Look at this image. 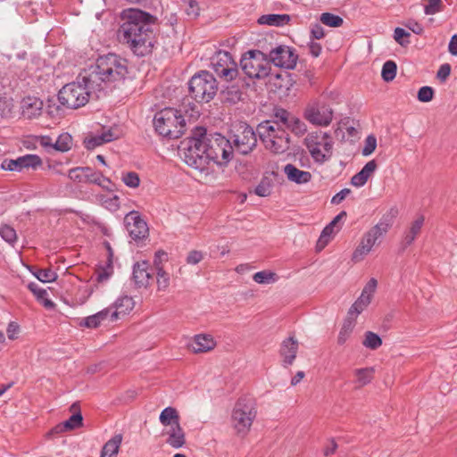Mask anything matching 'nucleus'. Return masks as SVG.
I'll return each mask as SVG.
<instances>
[{"mask_svg":"<svg viewBox=\"0 0 457 457\" xmlns=\"http://www.w3.org/2000/svg\"><path fill=\"white\" fill-rule=\"evenodd\" d=\"M188 88L196 102L208 103L218 92V82L211 72L201 71L190 79Z\"/></svg>","mask_w":457,"mask_h":457,"instance_id":"nucleus-6","label":"nucleus"},{"mask_svg":"<svg viewBox=\"0 0 457 457\" xmlns=\"http://www.w3.org/2000/svg\"><path fill=\"white\" fill-rule=\"evenodd\" d=\"M377 285V279L370 278L362 289L361 295L369 296L370 300H371V296L376 290Z\"/></svg>","mask_w":457,"mask_h":457,"instance_id":"nucleus-59","label":"nucleus"},{"mask_svg":"<svg viewBox=\"0 0 457 457\" xmlns=\"http://www.w3.org/2000/svg\"><path fill=\"white\" fill-rule=\"evenodd\" d=\"M270 61L278 67L292 70L298 59L295 50L287 46H278L269 54Z\"/></svg>","mask_w":457,"mask_h":457,"instance_id":"nucleus-14","label":"nucleus"},{"mask_svg":"<svg viewBox=\"0 0 457 457\" xmlns=\"http://www.w3.org/2000/svg\"><path fill=\"white\" fill-rule=\"evenodd\" d=\"M333 117V109L329 104L320 100H314L309 103L303 111V118L317 127L329 126Z\"/></svg>","mask_w":457,"mask_h":457,"instance_id":"nucleus-13","label":"nucleus"},{"mask_svg":"<svg viewBox=\"0 0 457 457\" xmlns=\"http://www.w3.org/2000/svg\"><path fill=\"white\" fill-rule=\"evenodd\" d=\"M179 152L186 163L196 170H204L210 163L208 154L204 155V152L197 153L195 148L191 147V144H188L187 139L182 142Z\"/></svg>","mask_w":457,"mask_h":457,"instance_id":"nucleus-15","label":"nucleus"},{"mask_svg":"<svg viewBox=\"0 0 457 457\" xmlns=\"http://www.w3.org/2000/svg\"><path fill=\"white\" fill-rule=\"evenodd\" d=\"M292 117L293 116H290V114L285 110H280L276 113V118L278 120L277 122H278L281 127H287Z\"/></svg>","mask_w":457,"mask_h":457,"instance_id":"nucleus-61","label":"nucleus"},{"mask_svg":"<svg viewBox=\"0 0 457 457\" xmlns=\"http://www.w3.org/2000/svg\"><path fill=\"white\" fill-rule=\"evenodd\" d=\"M299 348L298 340L295 337H289L284 339L279 347V356L282 359V365L285 368L291 366L295 358Z\"/></svg>","mask_w":457,"mask_h":457,"instance_id":"nucleus-17","label":"nucleus"},{"mask_svg":"<svg viewBox=\"0 0 457 457\" xmlns=\"http://www.w3.org/2000/svg\"><path fill=\"white\" fill-rule=\"evenodd\" d=\"M274 182L270 177H263L254 188V193L262 197H267L271 195Z\"/></svg>","mask_w":457,"mask_h":457,"instance_id":"nucleus-38","label":"nucleus"},{"mask_svg":"<svg viewBox=\"0 0 457 457\" xmlns=\"http://www.w3.org/2000/svg\"><path fill=\"white\" fill-rule=\"evenodd\" d=\"M311 37L321 39L325 37V31L320 23H312L310 27Z\"/></svg>","mask_w":457,"mask_h":457,"instance_id":"nucleus-58","label":"nucleus"},{"mask_svg":"<svg viewBox=\"0 0 457 457\" xmlns=\"http://www.w3.org/2000/svg\"><path fill=\"white\" fill-rule=\"evenodd\" d=\"M122 182L130 188H137L140 184V179L135 171H123L120 177Z\"/></svg>","mask_w":457,"mask_h":457,"instance_id":"nucleus-49","label":"nucleus"},{"mask_svg":"<svg viewBox=\"0 0 457 457\" xmlns=\"http://www.w3.org/2000/svg\"><path fill=\"white\" fill-rule=\"evenodd\" d=\"M291 18L288 14L269 13L263 14L258 19V23L262 25L281 27L287 24Z\"/></svg>","mask_w":457,"mask_h":457,"instance_id":"nucleus-30","label":"nucleus"},{"mask_svg":"<svg viewBox=\"0 0 457 457\" xmlns=\"http://www.w3.org/2000/svg\"><path fill=\"white\" fill-rule=\"evenodd\" d=\"M284 172L288 180L296 184L308 183L312 179V174L309 171L301 170L291 163H288L284 167Z\"/></svg>","mask_w":457,"mask_h":457,"instance_id":"nucleus-25","label":"nucleus"},{"mask_svg":"<svg viewBox=\"0 0 457 457\" xmlns=\"http://www.w3.org/2000/svg\"><path fill=\"white\" fill-rule=\"evenodd\" d=\"M211 66L217 76L226 82L235 80L239 74L237 62L227 51L217 52L212 57Z\"/></svg>","mask_w":457,"mask_h":457,"instance_id":"nucleus-12","label":"nucleus"},{"mask_svg":"<svg viewBox=\"0 0 457 457\" xmlns=\"http://www.w3.org/2000/svg\"><path fill=\"white\" fill-rule=\"evenodd\" d=\"M160 422L166 428L179 423V416L178 411L173 407H166L163 409L159 417Z\"/></svg>","mask_w":457,"mask_h":457,"instance_id":"nucleus-35","label":"nucleus"},{"mask_svg":"<svg viewBox=\"0 0 457 457\" xmlns=\"http://www.w3.org/2000/svg\"><path fill=\"white\" fill-rule=\"evenodd\" d=\"M128 73L126 59L115 54L99 56L95 64L79 75L77 81L62 87L58 100L63 106L77 109L88 102L93 91H102L112 83L122 81Z\"/></svg>","mask_w":457,"mask_h":457,"instance_id":"nucleus-1","label":"nucleus"},{"mask_svg":"<svg viewBox=\"0 0 457 457\" xmlns=\"http://www.w3.org/2000/svg\"><path fill=\"white\" fill-rule=\"evenodd\" d=\"M209 162L219 165L228 163L233 157V146L228 138L221 134H206Z\"/></svg>","mask_w":457,"mask_h":457,"instance_id":"nucleus-9","label":"nucleus"},{"mask_svg":"<svg viewBox=\"0 0 457 457\" xmlns=\"http://www.w3.org/2000/svg\"><path fill=\"white\" fill-rule=\"evenodd\" d=\"M188 144H191V147L195 148L199 154L204 152V155H206L208 147L206 144V129L203 127H197L193 132V136L187 138Z\"/></svg>","mask_w":457,"mask_h":457,"instance_id":"nucleus-24","label":"nucleus"},{"mask_svg":"<svg viewBox=\"0 0 457 457\" xmlns=\"http://www.w3.org/2000/svg\"><path fill=\"white\" fill-rule=\"evenodd\" d=\"M451 70H452V68L449 63L442 64L436 73V78L441 82H445L447 79V78L449 77V75L451 73Z\"/></svg>","mask_w":457,"mask_h":457,"instance_id":"nucleus-60","label":"nucleus"},{"mask_svg":"<svg viewBox=\"0 0 457 457\" xmlns=\"http://www.w3.org/2000/svg\"><path fill=\"white\" fill-rule=\"evenodd\" d=\"M257 133L266 149L274 154L285 153L289 148V137L277 121L264 120L257 126Z\"/></svg>","mask_w":457,"mask_h":457,"instance_id":"nucleus-5","label":"nucleus"},{"mask_svg":"<svg viewBox=\"0 0 457 457\" xmlns=\"http://www.w3.org/2000/svg\"><path fill=\"white\" fill-rule=\"evenodd\" d=\"M222 95L226 102H228L230 104H236L238 101H240L242 92L238 87L233 85L231 87H228L225 90H223Z\"/></svg>","mask_w":457,"mask_h":457,"instance_id":"nucleus-46","label":"nucleus"},{"mask_svg":"<svg viewBox=\"0 0 457 457\" xmlns=\"http://www.w3.org/2000/svg\"><path fill=\"white\" fill-rule=\"evenodd\" d=\"M254 282L262 285L273 284L278 280V275L270 270H262L253 276Z\"/></svg>","mask_w":457,"mask_h":457,"instance_id":"nucleus-44","label":"nucleus"},{"mask_svg":"<svg viewBox=\"0 0 457 457\" xmlns=\"http://www.w3.org/2000/svg\"><path fill=\"white\" fill-rule=\"evenodd\" d=\"M232 135L228 138L236 151L243 155L250 154L256 146L257 138L253 128L245 122L233 126Z\"/></svg>","mask_w":457,"mask_h":457,"instance_id":"nucleus-11","label":"nucleus"},{"mask_svg":"<svg viewBox=\"0 0 457 457\" xmlns=\"http://www.w3.org/2000/svg\"><path fill=\"white\" fill-rule=\"evenodd\" d=\"M99 204L111 212H115L119 209L120 199L115 195H99L96 196Z\"/></svg>","mask_w":457,"mask_h":457,"instance_id":"nucleus-39","label":"nucleus"},{"mask_svg":"<svg viewBox=\"0 0 457 457\" xmlns=\"http://www.w3.org/2000/svg\"><path fill=\"white\" fill-rule=\"evenodd\" d=\"M204 253L197 250H192L188 253L186 262L187 264L195 265L204 259Z\"/></svg>","mask_w":457,"mask_h":457,"instance_id":"nucleus-57","label":"nucleus"},{"mask_svg":"<svg viewBox=\"0 0 457 457\" xmlns=\"http://www.w3.org/2000/svg\"><path fill=\"white\" fill-rule=\"evenodd\" d=\"M84 168L83 167H76L73 169H71L69 170L68 177L71 180L74 182H85V177H84Z\"/></svg>","mask_w":457,"mask_h":457,"instance_id":"nucleus-55","label":"nucleus"},{"mask_svg":"<svg viewBox=\"0 0 457 457\" xmlns=\"http://www.w3.org/2000/svg\"><path fill=\"white\" fill-rule=\"evenodd\" d=\"M362 345L368 349L377 350L382 345V339L378 334L372 331H366L364 334Z\"/></svg>","mask_w":457,"mask_h":457,"instance_id":"nucleus-43","label":"nucleus"},{"mask_svg":"<svg viewBox=\"0 0 457 457\" xmlns=\"http://www.w3.org/2000/svg\"><path fill=\"white\" fill-rule=\"evenodd\" d=\"M287 128L290 129L297 136H302L307 131V126L304 121L295 117L291 118Z\"/></svg>","mask_w":457,"mask_h":457,"instance_id":"nucleus-52","label":"nucleus"},{"mask_svg":"<svg viewBox=\"0 0 457 457\" xmlns=\"http://www.w3.org/2000/svg\"><path fill=\"white\" fill-rule=\"evenodd\" d=\"M424 220H425V218L423 216H420L413 221L410 230L405 233V235L401 242V250L402 251H404L415 240L416 237L420 232L421 227L423 226V223H424Z\"/></svg>","mask_w":457,"mask_h":457,"instance_id":"nucleus-29","label":"nucleus"},{"mask_svg":"<svg viewBox=\"0 0 457 457\" xmlns=\"http://www.w3.org/2000/svg\"><path fill=\"white\" fill-rule=\"evenodd\" d=\"M396 64L393 61H386L382 67L381 76L386 82L392 81L396 75Z\"/></svg>","mask_w":457,"mask_h":457,"instance_id":"nucleus-47","label":"nucleus"},{"mask_svg":"<svg viewBox=\"0 0 457 457\" xmlns=\"http://www.w3.org/2000/svg\"><path fill=\"white\" fill-rule=\"evenodd\" d=\"M377 147V139L373 135H370L366 137L364 142V146L362 148L361 154L364 156L370 155Z\"/></svg>","mask_w":457,"mask_h":457,"instance_id":"nucleus-54","label":"nucleus"},{"mask_svg":"<svg viewBox=\"0 0 457 457\" xmlns=\"http://www.w3.org/2000/svg\"><path fill=\"white\" fill-rule=\"evenodd\" d=\"M83 418L80 412H77L72 414L69 420L66 421L57 425L54 428V431L56 433L63 432L65 430H72L74 428H79L82 426Z\"/></svg>","mask_w":457,"mask_h":457,"instance_id":"nucleus-34","label":"nucleus"},{"mask_svg":"<svg viewBox=\"0 0 457 457\" xmlns=\"http://www.w3.org/2000/svg\"><path fill=\"white\" fill-rule=\"evenodd\" d=\"M153 274L149 271V263L145 261L137 262L133 267L132 278L137 287H146Z\"/></svg>","mask_w":457,"mask_h":457,"instance_id":"nucleus-22","label":"nucleus"},{"mask_svg":"<svg viewBox=\"0 0 457 457\" xmlns=\"http://www.w3.org/2000/svg\"><path fill=\"white\" fill-rule=\"evenodd\" d=\"M445 7L442 0H430V15L443 12Z\"/></svg>","mask_w":457,"mask_h":457,"instance_id":"nucleus-64","label":"nucleus"},{"mask_svg":"<svg viewBox=\"0 0 457 457\" xmlns=\"http://www.w3.org/2000/svg\"><path fill=\"white\" fill-rule=\"evenodd\" d=\"M33 274L43 283L53 282L57 278V274L51 269H38Z\"/></svg>","mask_w":457,"mask_h":457,"instance_id":"nucleus-51","label":"nucleus"},{"mask_svg":"<svg viewBox=\"0 0 457 457\" xmlns=\"http://www.w3.org/2000/svg\"><path fill=\"white\" fill-rule=\"evenodd\" d=\"M124 223L129 236L133 239H142L148 235L146 222L139 216L137 212H130L124 218Z\"/></svg>","mask_w":457,"mask_h":457,"instance_id":"nucleus-16","label":"nucleus"},{"mask_svg":"<svg viewBox=\"0 0 457 457\" xmlns=\"http://www.w3.org/2000/svg\"><path fill=\"white\" fill-rule=\"evenodd\" d=\"M409 36L410 33L406 31L404 29L396 28L395 29L394 38L401 46H405L409 43V40L407 39Z\"/></svg>","mask_w":457,"mask_h":457,"instance_id":"nucleus-56","label":"nucleus"},{"mask_svg":"<svg viewBox=\"0 0 457 457\" xmlns=\"http://www.w3.org/2000/svg\"><path fill=\"white\" fill-rule=\"evenodd\" d=\"M320 22L330 28H339L343 25L344 20L339 15L323 12L320 16Z\"/></svg>","mask_w":457,"mask_h":457,"instance_id":"nucleus-42","label":"nucleus"},{"mask_svg":"<svg viewBox=\"0 0 457 457\" xmlns=\"http://www.w3.org/2000/svg\"><path fill=\"white\" fill-rule=\"evenodd\" d=\"M256 413L253 399L246 397L238 399L231 414V424L237 434L245 436L249 432Z\"/></svg>","mask_w":457,"mask_h":457,"instance_id":"nucleus-7","label":"nucleus"},{"mask_svg":"<svg viewBox=\"0 0 457 457\" xmlns=\"http://www.w3.org/2000/svg\"><path fill=\"white\" fill-rule=\"evenodd\" d=\"M83 168L85 173V182L94 183L96 185H102V182H107L110 185L112 184V181L108 178H105L102 173L94 171L89 167Z\"/></svg>","mask_w":457,"mask_h":457,"instance_id":"nucleus-41","label":"nucleus"},{"mask_svg":"<svg viewBox=\"0 0 457 457\" xmlns=\"http://www.w3.org/2000/svg\"><path fill=\"white\" fill-rule=\"evenodd\" d=\"M240 66L250 79H262L270 72V62L259 50H251L245 53L240 60Z\"/></svg>","mask_w":457,"mask_h":457,"instance_id":"nucleus-8","label":"nucleus"},{"mask_svg":"<svg viewBox=\"0 0 457 457\" xmlns=\"http://www.w3.org/2000/svg\"><path fill=\"white\" fill-rule=\"evenodd\" d=\"M121 20L122 24L117 33L119 41L137 56L151 54L156 18L142 10L129 8L122 12Z\"/></svg>","mask_w":457,"mask_h":457,"instance_id":"nucleus-2","label":"nucleus"},{"mask_svg":"<svg viewBox=\"0 0 457 457\" xmlns=\"http://www.w3.org/2000/svg\"><path fill=\"white\" fill-rule=\"evenodd\" d=\"M304 144L312 157L317 162H324L332 155L333 141L327 132L314 131L309 133Z\"/></svg>","mask_w":457,"mask_h":457,"instance_id":"nucleus-10","label":"nucleus"},{"mask_svg":"<svg viewBox=\"0 0 457 457\" xmlns=\"http://www.w3.org/2000/svg\"><path fill=\"white\" fill-rule=\"evenodd\" d=\"M119 137V130L117 129L110 128L107 129H104V131L100 135H96L86 138L84 144L87 149L92 150L99 145H102L104 143H109Z\"/></svg>","mask_w":457,"mask_h":457,"instance_id":"nucleus-19","label":"nucleus"},{"mask_svg":"<svg viewBox=\"0 0 457 457\" xmlns=\"http://www.w3.org/2000/svg\"><path fill=\"white\" fill-rule=\"evenodd\" d=\"M21 108L22 116L32 120L41 115L43 102L37 97L28 96L21 101Z\"/></svg>","mask_w":457,"mask_h":457,"instance_id":"nucleus-20","label":"nucleus"},{"mask_svg":"<svg viewBox=\"0 0 457 457\" xmlns=\"http://www.w3.org/2000/svg\"><path fill=\"white\" fill-rule=\"evenodd\" d=\"M375 369L373 367H365L356 369L353 370V374L356 378L355 383L358 387H362L370 384L374 378Z\"/></svg>","mask_w":457,"mask_h":457,"instance_id":"nucleus-33","label":"nucleus"},{"mask_svg":"<svg viewBox=\"0 0 457 457\" xmlns=\"http://www.w3.org/2000/svg\"><path fill=\"white\" fill-rule=\"evenodd\" d=\"M397 210L392 208L386 212L379 221L363 234L360 244L352 255V260L358 262L372 250V247L382 238L393 226L394 220L396 217Z\"/></svg>","mask_w":457,"mask_h":457,"instance_id":"nucleus-3","label":"nucleus"},{"mask_svg":"<svg viewBox=\"0 0 457 457\" xmlns=\"http://www.w3.org/2000/svg\"><path fill=\"white\" fill-rule=\"evenodd\" d=\"M377 169V163L374 160L368 162L363 168L356 173L351 179L353 186L361 187L364 186L369 178L373 174Z\"/></svg>","mask_w":457,"mask_h":457,"instance_id":"nucleus-26","label":"nucleus"},{"mask_svg":"<svg viewBox=\"0 0 457 457\" xmlns=\"http://www.w3.org/2000/svg\"><path fill=\"white\" fill-rule=\"evenodd\" d=\"M0 236L5 242L12 245L17 241L16 230L7 224L0 226Z\"/></svg>","mask_w":457,"mask_h":457,"instance_id":"nucleus-48","label":"nucleus"},{"mask_svg":"<svg viewBox=\"0 0 457 457\" xmlns=\"http://www.w3.org/2000/svg\"><path fill=\"white\" fill-rule=\"evenodd\" d=\"M166 256L164 252H157L154 257V266L156 270L157 285L159 290H164L170 284V277L161 267L162 257Z\"/></svg>","mask_w":457,"mask_h":457,"instance_id":"nucleus-28","label":"nucleus"},{"mask_svg":"<svg viewBox=\"0 0 457 457\" xmlns=\"http://www.w3.org/2000/svg\"><path fill=\"white\" fill-rule=\"evenodd\" d=\"M351 193V190L349 188H344L342 189L340 192H338L337 194H336L332 199H331V204H341L345 198L346 196Z\"/></svg>","mask_w":457,"mask_h":457,"instance_id":"nucleus-63","label":"nucleus"},{"mask_svg":"<svg viewBox=\"0 0 457 457\" xmlns=\"http://www.w3.org/2000/svg\"><path fill=\"white\" fill-rule=\"evenodd\" d=\"M216 345L213 337L210 335H196L189 344V348L193 353H206L212 350Z\"/></svg>","mask_w":457,"mask_h":457,"instance_id":"nucleus-23","label":"nucleus"},{"mask_svg":"<svg viewBox=\"0 0 457 457\" xmlns=\"http://www.w3.org/2000/svg\"><path fill=\"white\" fill-rule=\"evenodd\" d=\"M134 306L135 302L132 297L129 295L120 296L111 306L108 307L112 308L110 320L114 321L120 319V317L131 312Z\"/></svg>","mask_w":457,"mask_h":457,"instance_id":"nucleus-18","label":"nucleus"},{"mask_svg":"<svg viewBox=\"0 0 457 457\" xmlns=\"http://www.w3.org/2000/svg\"><path fill=\"white\" fill-rule=\"evenodd\" d=\"M162 434L167 436L166 443L172 448L179 449L186 443L185 433L179 423L166 428Z\"/></svg>","mask_w":457,"mask_h":457,"instance_id":"nucleus-21","label":"nucleus"},{"mask_svg":"<svg viewBox=\"0 0 457 457\" xmlns=\"http://www.w3.org/2000/svg\"><path fill=\"white\" fill-rule=\"evenodd\" d=\"M28 287L37 298L44 299L45 296L47 295L46 289L41 288L36 283H29Z\"/></svg>","mask_w":457,"mask_h":457,"instance_id":"nucleus-62","label":"nucleus"},{"mask_svg":"<svg viewBox=\"0 0 457 457\" xmlns=\"http://www.w3.org/2000/svg\"><path fill=\"white\" fill-rule=\"evenodd\" d=\"M370 303V300L369 296L360 295L358 299L350 307L347 316H352L356 319L357 316L366 309Z\"/></svg>","mask_w":457,"mask_h":457,"instance_id":"nucleus-40","label":"nucleus"},{"mask_svg":"<svg viewBox=\"0 0 457 457\" xmlns=\"http://www.w3.org/2000/svg\"><path fill=\"white\" fill-rule=\"evenodd\" d=\"M121 442V434H117L112 436L104 444L100 457H117Z\"/></svg>","mask_w":457,"mask_h":457,"instance_id":"nucleus-31","label":"nucleus"},{"mask_svg":"<svg viewBox=\"0 0 457 457\" xmlns=\"http://www.w3.org/2000/svg\"><path fill=\"white\" fill-rule=\"evenodd\" d=\"M154 126L160 136L175 139L183 135L186 129V121L180 111L165 108L155 113Z\"/></svg>","mask_w":457,"mask_h":457,"instance_id":"nucleus-4","label":"nucleus"},{"mask_svg":"<svg viewBox=\"0 0 457 457\" xmlns=\"http://www.w3.org/2000/svg\"><path fill=\"white\" fill-rule=\"evenodd\" d=\"M72 138L68 133L61 134L54 141V150L59 152H67L71 148Z\"/></svg>","mask_w":457,"mask_h":457,"instance_id":"nucleus-45","label":"nucleus"},{"mask_svg":"<svg viewBox=\"0 0 457 457\" xmlns=\"http://www.w3.org/2000/svg\"><path fill=\"white\" fill-rule=\"evenodd\" d=\"M1 169L10 171H21V158L19 157L15 160L4 159L1 163Z\"/></svg>","mask_w":457,"mask_h":457,"instance_id":"nucleus-53","label":"nucleus"},{"mask_svg":"<svg viewBox=\"0 0 457 457\" xmlns=\"http://www.w3.org/2000/svg\"><path fill=\"white\" fill-rule=\"evenodd\" d=\"M112 308H104L102 311L82 319L79 325L89 328H97L104 320L110 318Z\"/></svg>","mask_w":457,"mask_h":457,"instance_id":"nucleus-27","label":"nucleus"},{"mask_svg":"<svg viewBox=\"0 0 457 457\" xmlns=\"http://www.w3.org/2000/svg\"><path fill=\"white\" fill-rule=\"evenodd\" d=\"M20 158L22 170L25 168L37 169L42 164L40 157L36 154H26L24 156H21Z\"/></svg>","mask_w":457,"mask_h":457,"instance_id":"nucleus-50","label":"nucleus"},{"mask_svg":"<svg viewBox=\"0 0 457 457\" xmlns=\"http://www.w3.org/2000/svg\"><path fill=\"white\" fill-rule=\"evenodd\" d=\"M110 255L104 266H99L96 271V281L98 283L106 282L113 274V265L111 259V248L109 247Z\"/></svg>","mask_w":457,"mask_h":457,"instance_id":"nucleus-36","label":"nucleus"},{"mask_svg":"<svg viewBox=\"0 0 457 457\" xmlns=\"http://www.w3.org/2000/svg\"><path fill=\"white\" fill-rule=\"evenodd\" d=\"M336 231H338V228L336 229V227L331 225L330 223L328 224L322 230L316 245L317 251L323 250L326 245L329 243L331 240L333 235L336 233Z\"/></svg>","mask_w":457,"mask_h":457,"instance_id":"nucleus-37","label":"nucleus"},{"mask_svg":"<svg viewBox=\"0 0 457 457\" xmlns=\"http://www.w3.org/2000/svg\"><path fill=\"white\" fill-rule=\"evenodd\" d=\"M356 325L354 317L347 316L337 336V344L343 345L350 338Z\"/></svg>","mask_w":457,"mask_h":457,"instance_id":"nucleus-32","label":"nucleus"}]
</instances>
